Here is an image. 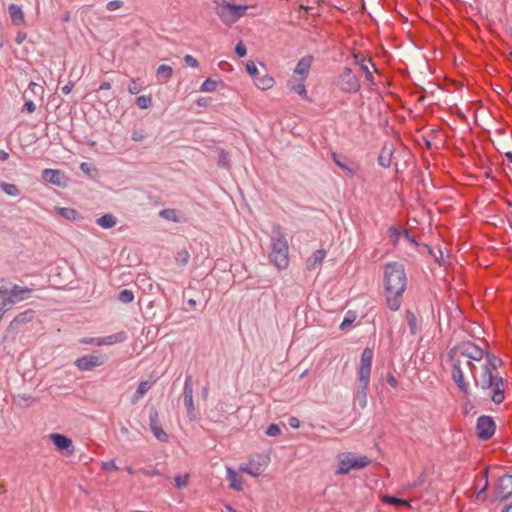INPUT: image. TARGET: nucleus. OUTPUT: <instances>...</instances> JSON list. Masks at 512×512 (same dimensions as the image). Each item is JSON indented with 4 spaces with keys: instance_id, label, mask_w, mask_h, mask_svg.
I'll list each match as a JSON object with an SVG mask.
<instances>
[{
    "instance_id": "f257e3e1",
    "label": "nucleus",
    "mask_w": 512,
    "mask_h": 512,
    "mask_svg": "<svg viewBox=\"0 0 512 512\" xmlns=\"http://www.w3.org/2000/svg\"><path fill=\"white\" fill-rule=\"evenodd\" d=\"M448 357L452 378L465 395H469V383L465 381V374L469 372L477 387L490 392L491 400L495 404L503 402L505 398L503 379L494 373L501 363L499 358L485 352L472 342L462 343L452 348Z\"/></svg>"
},
{
    "instance_id": "f03ea898",
    "label": "nucleus",
    "mask_w": 512,
    "mask_h": 512,
    "mask_svg": "<svg viewBox=\"0 0 512 512\" xmlns=\"http://www.w3.org/2000/svg\"><path fill=\"white\" fill-rule=\"evenodd\" d=\"M406 287L407 276L404 266L398 262L386 264L384 268V295L390 310L397 311L400 308Z\"/></svg>"
},
{
    "instance_id": "7ed1b4c3",
    "label": "nucleus",
    "mask_w": 512,
    "mask_h": 512,
    "mask_svg": "<svg viewBox=\"0 0 512 512\" xmlns=\"http://www.w3.org/2000/svg\"><path fill=\"white\" fill-rule=\"evenodd\" d=\"M270 260L278 269H285L289 265V246L279 224L272 226Z\"/></svg>"
},
{
    "instance_id": "20e7f679",
    "label": "nucleus",
    "mask_w": 512,
    "mask_h": 512,
    "mask_svg": "<svg viewBox=\"0 0 512 512\" xmlns=\"http://www.w3.org/2000/svg\"><path fill=\"white\" fill-rule=\"evenodd\" d=\"M248 8V5H237L232 0H220L216 2L215 11L221 21L230 26L243 17Z\"/></svg>"
},
{
    "instance_id": "39448f33",
    "label": "nucleus",
    "mask_w": 512,
    "mask_h": 512,
    "mask_svg": "<svg viewBox=\"0 0 512 512\" xmlns=\"http://www.w3.org/2000/svg\"><path fill=\"white\" fill-rule=\"evenodd\" d=\"M337 458L338 468L335 472L336 475H346L351 470H360L371 463V460L367 456H357L353 452L341 453Z\"/></svg>"
},
{
    "instance_id": "423d86ee",
    "label": "nucleus",
    "mask_w": 512,
    "mask_h": 512,
    "mask_svg": "<svg viewBox=\"0 0 512 512\" xmlns=\"http://www.w3.org/2000/svg\"><path fill=\"white\" fill-rule=\"evenodd\" d=\"M269 462V454H259L255 458H250L247 463L240 464L239 470L252 477H259L267 468Z\"/></svg>"
},
{
    "instance_id": "0eeeda50",
    "label": "nucleus",
    "mask_w": 512,
    "mask_h": 512,
    "mask_svg": "<svg viewBox=\"0 0 512 512\" xmlns=\"http://www.w3.org/2000/svg\"><path fill=\"white\" fill-rule=\"evenodd\" d=\"M339 86L345 93H357L361 87L358 77L348 67L344 68L340 75Z\"/></svg>"
},
{
    "instance_id": "6e6552de",
    "label": "nucleus",
    "mask_w": 512,
    "mask_h": 512,
    "mask_svg": "<svg viewBox=\"0 0 512 512\" xmlns=\"http://www.w3.org/2000/svg\"><path fill=\"white\" fill-rule=\"evenodd\" d=\"M183 401L185 407L187 408L188 419L190 421H194L196 419V412L193 400V384L191 376H187L185 378L183 386Z\"/></svg>"
},
{
    "instance_id": "1a4fd4ad",
    "label": "nucleus",
    "mask_w": 512,
    "mask_h": 512,
    "mask_svg": "<svg viewBox=\"0 0 512 512\" xmlns=\"http://www.w3.org/2000/svg\"><path fill=\"white\" fill-rule=\"evenodd\" d=\"M33 290L29 287L20 286L17 284H13L10 287V294L7 298L4 299L2 303H5V307L7 305H14L18 302H22L30 298Z\"/></svg>"
},
{
    "instance_id": "9d476101",
    "label": "nucleus",
    "mask_w": 512,
    "mask_h": 512,
    "mask_svg": "<svg viewBox=\"0 0 512 512\" xmlns=\"http://www.w3.org/2000/svg\"><path fill=\"white\" fill-rule=\"evenodd\" d=\"M373 359V350L366 347L360 357V365L358 368L359 380L370 381L371 366Z\"/></svg>"
},
{
    "instance_id": "9b49d317",
    "label": "nucleus",
    "mask_w": 512,
    "mask_h": 512,
    "mask_svg": "<svg viewBox=\"0 0 512 512\" xmlns=\"http://www.w3.org/2000/svg\"><path fill=\"white\" fill-rule=\"evenodd\" d=\"M476 430L480 439H490L495 433V423L490 416H480L477 420Z\"/></svg>"
},
{
    "instance_id": "f8f14e48",
    "label": "nucleus",
    "mask_w": 512,
    "mask_h": 512,
    "mask_svg": "<svg viewBox=\"0 0 512 512\" xmlns=\"http://www.w3.org/2000/svg\"><path fill=\"white\" fill-rule=\"evenodd\" d=\"M50 439L59 451H64L68 456L74 454L75 447L69 437L59 433H52L50 434Z\"/></svg>"
},
{
    "instance_id": "ddd939ff",
    "label": "nucleus",
    "mask_w": 512,
    "mask_h": 512,
    "mask_svg": "<svg viewBox=\"0 0 512 512\" xmlns=\"http://www.w3.org/2000/svg\"><path fill=\"white\" fill-rule=\"evenodd\" d=\"M495 493L497 499L501 501L512 496V475H504L499 478Z\"/></svg>"
},
{
    "instance_id": "4468645a",
    "label": "nucleus",
    "mask_w": 512,
    "mask_h": 512,
    "mask_svg": "<svg viewBox=\"0 0 512 512\" xmlns=\"http://www.w3.org/2000/svg\"><path fill=\"white\" fill-rule=\"evenodd\" d=\"M103 364V360L100 356L97 355H85L78 358L75 361V365L79 370L87 371L91 370L94 367L100 366Z\"/></svg>"
},
{
    "instance_id": "2eb2a0df",
    "label": "nucleus",
    "mask_w": 512,
    "mask_h": 512,
    "mask_svg": "<svg viewBox=\"0 0 512 512\" xmlns=\"http://www.w3.org/2000/svg\"><path fill=\"white\" fill-rule=\"evenodd\" d=\"M229 488L235 491L243 490V477L231 467H226Z\"/></svg>"
},
{
    "instance_id": "dca6fc26",
    "label": "nucleus",
    "mask_w": 512,
    "mask_h": 512,
    "mask_svg": "<svg viewBox=\"0 0 512 512\" xmlns=\"http://www.w3.org/2000/svg\"><path fill=\"white\" fill-rule=\"evenodd\" d=\"M127 339V334L124 331H120L117 333H114L112 335H108L105 337H98V340L96 341L97 346H104V345H114L117 343H122Z\"/></svg>"
},
{
    "instance_id": "f3484780",
    "label": "nucleus",
    "mask_w": 512,
    "mask_h": 512,
    "mask_svg": "<svg viewBox=\"0 0 512 512\" xmlns=\"http://www.w3.org/2000/svg\"><path fill=\"white\" fill-rule=\"evenodd\" d=\"M8 13L13 25L21 26L25 23V15L21 6L17 4H10L8 6Z\"/></svg>"
},
{
    "instance_id": "a211bd4d",
    "label": "nucleus",
    "mask_w": 512,
    "mask_h": 512,
    "mask_svg": "<svg viewBox=\"0 0 512 512\" xmlns=\"http://www.w3.org/2000/svg\"><path fill=\"white\" fill-rule=\"evenodd\" d=\"M368 386L369 381L359 380V389L354 396V402L362 409L367 406Z\"/></svg>"
},
{
    "instance_id": "6ab92c4d",
    "label": "nucleus",
    "mask_w": 512,
    "mask_h": 512,
    "mask_svg": "<svg viewBox=\"0 0 512 512\" xmlns=\"http://www.w3.org/2000/svg\"><path fill=\"white\" fill-rule=\"evenodd\" d=\"M305 80L304 78L300 79H290L287 83L288 88L290 91L295 92L303 99H308V93L305 86Z\"/></svg>"
},
{
    "instance_id": "aec40b11",
    "label": "nucleus",
    "mask_w": 512,
    "mask_h": 512,
    "mask_svg": "<svg viewBox=\"0 0 512 512\" xmlns=\"http://www.w3.org/2000/svg\"><path fill=\"white\" fill-rule=\"evenodd\" d=\"M312 61V56H305L301 58L294 69V74L299 75L300 78L306 79L309 74Z\"/></svg>"
},
{
    "instance_id": "412c9836",
    "label": "nucleus",
    "mask_w": 512,
    "mask_h": 512,
    "mask_svg": "<svg viewBox=\"0 0 512 512\" xmlns=\"http://www.w3.org/2000/svg\"><path fill=\"white\" fill-rule=\"evenodd\" d=\"M55 211L64 219L69 221H80L83 219V216L74 208L70 207H56Z\"/></svg>"
},
{
    "instance_id": "4be33fe9",
    "label": "nucleus",
    "mask_w": 512,
    "mask_h": 512,
    "mask_svg": "<svg viewBox=\"0 0 512 512\" xmlns=\"http://www.w3.org/2000/svg\"><path fill=\"white\" fill-rule=\"evenodd\" d=\"M326 257V251L324 249L316 250L308 260L307 269L314 270L321 266L324 258Z\"/></svg>"
},
{
    "instance_id": "5701e85b",
    "label": "nucleus",
    "mask_w": 512,
    "mask_h": 512,
    "mask_svg": "<svg viewBox=\"0 0 512 512\" xmlns=\"http://www.w3.org/2000/svg\"><path fill=\"white\" fill-rule=\"evenodd\" d=\"M254 84L258 89L266 91L274 86L275 80L271 75L265 73L256 78Z\"/></svg>"
},
{
    "instance_id": "b1692460",
    "label": "nucleus",
    "mask_w": 512,
    "mask_h": 512,
    "mask_svg": "<svg viewBox=\"0 0 512 512\" xmlns=\"http://www.w3.org/2000/svg\"><path fill=\"white\" fill-rule=\"evenodd\" d=\"M34 316H35V311L32 309L23 311L14 317V319L11 322V325L19 326L22 324L29 323L33 320Z\"/></svg>"
},
{
    "instance_id": "393cba45",
    "label": "nucleus",
    "mask_w": 512,
    "mask_h": 512,
    "mask_svg": "<svg viewBox=\"0 0 512 512\" xmlns=\"http://www.w3.org/2000/svg\"><path fill=\"white\" fill-rule=\"evenodd\" d=\"M152 387V383L149 381H141L131 399L132 404H136Z\"/></svg>"
},
{
    "instance_id": "a878e982",
    "label": "nucleus",
    "mask_w": 512,
    "mask_h": 512,
    "mask_svg": "<svg viewBox=\"0 0 512 512\" xmlns=\"http://www.w3.org/2000/svg\"><path fill=\"white\" fill-rule=\"evenodd\" d=\"M393 151L391 147L384 146L379 154L378 163L384 168H388L391 165Z\"/></svg>"
},
{
    "instance_id": "bb28decb",
    "label": "nucleus",
    "mask_w": 512,
    "mask_h": 512,
    "mask_svg": "<svg viewBox=\"0 0 512 512\" xmlns=\"http://www.w3.org/2000/svg\"><path fill=\"white\" fill-rule=\"evenodd\" d=\"M391 236L395 238V241H399L402 237H404L408 242L413 245H418L415 238L406 230V229H398L395 227L390 228Z\"/></svg>"
},
{
    "instance_id": "cd10ccee",
    "label": "nucleus",
    "mask_w": 512,
    "mask_h": 512,
    "mask_svg": "<svg viewBox=\"0 0 512 512\" xmlns=\"http://www.w3.org/2000/svg\"><path fill=\"white\" fill-rule=\"evenodd\" d=\"M355 59H356V63L360 66V68L364 72L366 80L373 83V75H372V72L370 71V66L374 67V65L371 62V60L364 59V58L358 59L357 55H355Z\"/></svg>"
},
{
    "instance_id": "c85d7f7f",
    "label": "nucleus",
    "mask_w": 512,
    "mask_h": 512,
    "mask_svg": "<svg viewBox=\"0 0 512 512\" xmlns=\"http://www.w3.org/2000/svg\"><path fill=\"white\" fill-rule=\"evenodd\" d=\"M60 175V171L56 169H44L42 172V177L45 181L57 186L61 185Z\"/></svg>"
},
{
    "instance_id": "c756f323",
    "label": "nucleus",
    "mask_w": 512,
    "mask_h": 512,
    "mask_svg": "<svg viewBox=\"0 0 512 512\" xmlns=\"http://www.w3.org/2000/svg\"><path fill=\"white\" fill-rule=\"evenodd\" d=\"M96 223H97V225H99L100 227H102L104 229H110L116 225L117 221H116V218L112 214H105V215L99 217L96 220Z\"/></svg>"
},
{
    "instance_id": "7c9ffc66",
    "label": "nucleus",
    "mask_w": 512,
    "mask_h": 512,
    "mask_svg": "<svg viewBox=\"0 0 512 512\" xmlns=\"http://www.w3.org/2000/svg\"><path fill=\"white\" fill-rule=\"evenodd\" d=\"M331 157L335 164L338 167H340L343 171H345L349 176L355 175V170L349 165H347L344 161H342L336 152H332Z\"/></svg>"
},
{
    "instance_id": "2f4dec72",
    "label": "nucleus",
    "mask_w": 512,
    "mask_h": 512,
    "mask_svg": "<svg viewBox=\"0 0 512 512\" xmlns=\"http://www.w3.org/2000/svg\"><path fill=\"white\" fill-rule=\"evenodd\" d=\"M156 74H157V77L162 78L167 81L172 77L173 69L169 65L162 64L157 68Z\"/></svg>"
},
{
    "instance_id": "473e14b6",
    "label": "nucleus",
    "mask_w": 512,
    "mask_h": 512,
    "mask_svg": "<svg viewBox=\"0 0 512 512\" xmlns=\"http://www.w3.org/2000/svg\"><path fill=\"white\" fill-rule=\"evenodd\" d=\"M0 188H1V190L4 193H6L9 196L17 197V196L20 195V190L14 184L6 183V182H1L0 183Z\"/></svg>"
},
{
    "instance_id": "72a5a7b5",
    "label": "nucleus",
    "mask_w": 512,
    "mask_h": 512,
    "mask_svg": "<svg viewBox=\"0 0 512 512\" xmlns=\"http://www.w3.org/2000/svg\"><path fill=\"white\" fill-rule=\"evenodd\" d=\"M160 217L172 221V222H180V218L175 209H163L159 213Z\"/></svg>"
},
{
    "instance_id": "f704fd0d",
    "label": "nucleus",
    "mask_w": 512,
    "mask_h": 512,
    "mask_svg": "<svg viewBox=\"0 0 512 512\" xmlns=\"http://www.w3.org/2000/svg\"><path fill=\"white\" fill-rule=\"evenodd\" d=\"M118 300L122 303H125V304H128V303H131L133 300H134V294L131 290L129 289H123L119 294H118Z\"/></svg>"
},
{
    "instance_id": "c9c22d12",
    "label": "nucleus",
    "mask_w": 512,
    "mask_h": 512,
    "mask_svg": "<svg viewBox=\"0 0 512 512\" xmlns=\"http://www.w3.org/2000/svg\"><path fill=\"white\" fill-rule=\"evenodd\" d=\"M153 435L157 440L160 442H167L168 441V435L167 433L160 427V426H154L151 429Z\"/></svg>"
},
{
    "instance_id": "e433bc0d",
    "label": "nucleus",
    "mask_w": 512,
    "mask_h": 512,
    "mask_svg": "<svg viewBox=\"0 0 512 512\" xmlns=\"http://www.w3.org/2000/svg\"><path fill=\"white\" fill-rule=\"evenodd\" d=\"M189 478H190V475L189 474H184V475H176L174 477V481H175V485L178 489H183L185 488L188 483H189Z\"/></svg>"
},
{
    "instance_id": "4c0bfd02",
    "label": "nucleus",
    "mask_w": 512,
    "mask_h": 512,
    "mask_svg": "<svg viewBox=\"0 0 512 512\" xmlns=\"http://www.w3.org/2000/svg\"><path fill=\"white\" fill-rule=\"evenodd\" d=\"M137 106L141 109H147L152 104V97L150 95H142L137 98Z\"/></svg>"
},
{
    "instance_id": "58836bf2",
    "label": "nucleus",
    "mask_w": 512,
    "mask_h": 512,
    "mask_svg": "<svg viewBox=\"0 0 512 512\" xmlns=\"http://www.w3.org/2000/svg\"><path fill=\"white\" fill-rule=\"evenodd\" d=\"M142 90V85L140 83V79L132 78L128 85V92L130 94H138Z\"/></svg>"
},
{
    "instance_id": "ea45409f",
    "label": "nucleus",
    "mask_w": 512,
    "mask_h": 512,
    "mask_svg": "<svg viewBox=\"0 0 512 512\" xmlns=\"http://www.w3.org/2000/svg\"><path fill=\"white\" fill-rule=\"evenodd\" d=\"M246 71L252 77L253 81L261 75L253 61H248L246 63Z\"/></svg>"
},
{
    "instance_id": "a19ab883",
    "label": "nucleus",
    "mask_w": 512,
    "mask_h": 512,
    "mask_svg": "<svg viewBox=\"0 0 512 512\" xmlns=\"http://www.w3.org/2000/svg\"><path fill=\"white\" fill-rule=\"evenodd\" d=\"M216 86H217L216 81L208 78L202 83V85L200 87V91L201 92H213L216 90Z\"/></svg>"
},
{
    "instance_id": "79ce46f5",
    "label": "nucleus",
    "mask_w": 512,
    "mask_h": 512,
    "mask_svg": "<svg viewBox=\"0 0 512 512\" xmlns=\"http://www.w3.org/2000/svg\"><path fill=\"white\" fill-rule=\"evenodd\" d=\"M218 165L225 168H228L230 166V158L227 152L223 150L219 152Z\"/></svg>"
},
{
    "instance_id": "37998d69",
    "label": "nucleus",
    "mask_w": 512,
    "mask_h": 512,
    "mask_svg": "<svg viewBox=\"0 0 512 512\" xmlns=\"http://www.w3.org/2000/svg\"><path fill=\"white\" fill-rule=\"evenodd\" d=\"M382 500H383V502L391 504V505H404V504H407V501L404 500V499H400V498H397V497H394V496H388V495L383 496Z\"/></svg>"
},
{
    "instance_id": "c03bdc74",
    "label": "nucleus",
    "mask_w": 512,
    "mask_h": 512,
    "mask_svg": "<svg viewBox=\"0 0 512 512\" xmlns=\"http://www.w3.org/2000/svg\"><path fill=\"white\" fill-rule=\"evenodd\" d=\"M190 258V255L187 250H181L177 253L176 256V262L180 265L187 264L188 260Z\"/></svg>"
},
{
    "instance_id": "a18cd8bd",
    "label": "nucleus",
    "mask_w": 512,
    "mask_h": 512,
    "mask_svg": "<svg viewBox=\"0 0 512 512\" xmlns=\"http://www.w3.org/2000/svg\"><path fill=\"white\" fill-rule=\"evenodd\" d=\"M407 320H408V325H409V328H410V332L412 334H415L417 332V320H416V317L413 313L411 312H408L407 313Z\"/></svg>"
},
{
    "instance_id": "49530a36",
    "label": "nucleus",
    "mask_w": 512,
    "mask_h": 512,
    "mask_svg": "<svg viewBox=\"0 0 512 512\" xmlns=\"http://www.w3.org/2000/svg\"><path fill=\"white\" fill-rule=\"evenodd\" d=\"M265 433L267 436L274 437V436H278L281 433V429H280L279 425L271 424L267 427Z\"/></svg>"
},
{
    "instance_id": "de8ad7c7",
    "label": "nucleus",
    "mask_w": 512,
    "mask_h": 512,
    "mask_svg": "<svg viewBox=\"0 0 512 512\" xmlns=\"http://www.w3.org/2000/svg\"><path fill=\"white\" fill-rule=\"evenodd\" d=\"M122 6H123L122 0H111L106 4V9L108 11H116V10L122 8Z\"/></svg>"
},
{
    "instance_id": "09e8293b",
    "label": "nucleus",
    "mask_w": 512,
    "mask_h": 512,
    "mask_svg": "<svg viewBox=\"0 0 512 512\" xmlns=\"http://www.w3.org/2000/svg\"><path fill=\"white\" fill-rule=\"evenodd\" d=\"M28 90L33 93L34 95H42L44 92V89L42 86L38 85L35 82H30L28 85Z\"/></svg>"
},
{
    "instance_id": "8fccbe9b",
    "label": "nucleus",
    "mask_w": 512,
    "mask_h": 512,
    "mask_svg": "<svg viewBox=\"0 0 512 512\" xmlns=\"http://www.w3.org/2000/svg\"><path fill=\"white\" fill-rule=\"evenodd\" d=\"M101 468L105 471H118L119 467L115 464L114 460L102 462Z\"/></svg>"
},
{
    "instance_id": "3c124183",
    "label": "nucleus",
    "mask_w": 512,
    "mask_h": 512,
    "mask_svg": "<svg viewBox=\"0 0 512 512\" xmlns=\"http://www.w3.org/2000/svg\"><path fill=\"white\" fill-rule=\"evenodd\" d=\"M149 426H150V429H152V427H154V426H159L158 425V413L156 410H153L150 412Z\"/></svg>"
},
{
    "instance_id": "603ef678",
    "label": "nucleus",
    "mask_w": 512,
    "mask_h": 512,
    "mask_svg": "<svg viewBox=\"0 0 512 512\" xmlns=\"http://www.w3.org/2000/svg\"><path fill=\"white\" fill-rule=\"evenodd\" d=\"M184 61L187 66L192 67V68H197L199 66L198 61L192 55H186L184 57Z\"/></svg>"
},
{
    "instance_id": "864d4df0",
    "label": "nucleus",
    "mask_w": 512,
    "mask_h": 512,
    "mask_svg": "<svg viewBox=\"0 0 512 512\" xmlns=\"http://www.w3.org/2000/svg\"><path fill=\"white\" fill-rule=\"evenodd\" d=\"M235 53H236L239 57H244V56H246V54H247V49H246L245 45H244L242 42H239V43L235 46Z\"/></svg>"
},
{
    "instance_id": "5fc2aeb1",
    "label": "nucleus",
    "mask_w": 512,
    "mask_h": 512,
    "mask_svg": "<svg viewBox=\"0 0 512 512\" xmlns=\"http://www.w3.org/2000/svg\"><path fill=\"white\" fill-rule=\"evenodd\" d=\"M10 294V288L4 283V280H0V296L7 298Z\"/></svg>"
},
{
    "instance_id": "6e6d98bb",
    "label": "nucleus",
    "mask_w": 512,
    "mask_h": 512,
    "mask_svg": "<svg viewBox=\"0 0 512 512\" xmlns=\"http://www.w3.org/2000/svg\"><path fill=\"white\" fill-rule=\"evenodd\" d=\"M484 477H485V485L484 487L481 489V491H479V493L477 494V499L478 500H482L484 499L483 497V494L485 493V491L487 490L488 488V471L486 470L485 473H484Z\"/></svg>"
},
{
    "instance_id": "4d7b16f0",
    "label": "nucleus",
    "mask_w": 512,
    "mask_h": 512,
    "mask_svg": "<svg viewBox=\"0 0 512 512\" xmlns=\"http://www.w3.org/2000/svg\"><path fill=\"white\" fill-rule=\"evenodd\" d=\"M23 110L27 111L29 114L33 113L36 110V105L32 100H27L23 106Z\"/></svg>"
},
{
    "instance_id": "13d9d810",
    "label": "nucleus",
    "mask_w": 512,
    "mask_h": 512,
    "mask_svg": "<svg viewBox=\"0 0 512 512\" xmlns=\"http://www.w3.org/2000/svg\"><path fill=\"white\" fill-rule=\"evenodd\" d=\"M288 424L291 428L297 429L300 427V420L297 417L292 416L288 419Z\"/></svg>"
},
{
    "instance_id": "bf43d9fd",
    "label": "nucleus",
    "mask_w": 512,
    "mask_h": 512,
    "mask_svg": "<svg viewBox=\"0 0 512 512\" xmlns=\"http://www.w3.org/2000/svg\"><path fill=\"white\" fill-rule=\"evenodd\" d=\"M26 39V33L25 32H22V31H19L17 34H16V37H15V42L17 44H22Z\"/></svg>"
},
{
    "instance_id": "052dcab7",
    "label": "nucleus",
    "mask_w": 512,
    "mask_h": 512,
    "mask_svg": "<svg viewBox=\"0 0 512 512\" xmlns=\"http://www.w3.org/2000/svg\"><path fill=\"white\" fill-rule=\"evenodd\" d=\"M131 138L133 141L135 142H140L144 139V134L142 132H139V131H134L131 135Z\"/></svg>"
},
{
    "instance_id": "680f3d73",
    "label": "nucleus",
    "mask_w": 512,
    "mask_h": 512,
    "mask_svg": "<svg viewBox=\"0 0 512 512\" xmlns=\"http://www.w3.org/2000/svg\"><path fill=\"white\" fill-rule=\"evenodd\" d=\"M387 383L392 387V388H396L397 385H398V382L396 380V378L394 377L393 374H388L387 376Z\"/></svg>"
},
{
    "instance_id": "e2e57ef3",
    "label": "nucleus",
    "mask_w": 512,
    "mask_h": 512,
    "mask_svg": "<svg viewBox=\"0 0 512 512\" xmlns=\"http://www.w3.org/2000/svg\"><path fill=\"white\" fill-rule=\"evenodd\" d=\"M73 87H74V83L72 81H69L66 85H64L62 87V92L64 94H69V93H71Z\"/></svg>"
},
{
    "instance_id": "0e129e2a",
    "label": "nucleus",
    "mask_w": 512,
    "mask_h": 512,
    "mask_svg": "<svg viewBox=\"0 0 512 512\" xmlns=\"http://www.w3.org/2000/svg\"><path fill=\"white\" fill-rule=\"evenodd\" d=\"M20 398L26 402L27 406L35 401L34 398L30 395H22Z\"/></svg>"
},
{
    "instance_id": "69168bd1",
    "label": "nucleus",
    "mask_w": 512,
    "mask_h": 512,
    "mask_svg": "<svg viewBox=\"0 0 512 512\" xmlns=\"http://www.w3.org/2000/svg\"><path fill=\"white\" fill-rule=\"evenodd\" d=\"M97 340H98V337L97 338H84L80 342L84 343V344H94V345H96V341Z\"/></svg>"
},
{
    "instance_id": "338daca9",
    "label": "nucleus",
    "mask_w": 512,
    "mask_h": 512,
    "mask_svg": "<svg viewBox=\"0 0 512 512\" xmlns=\"http://www.w3.org/2000/svg\"><path fill=\"white\" fill-rule=\"evenodd\" d=\"M9 159V153L5 150H0V161L4 162Z\"/></svg>"
},
{
    "instance_id": "774afa93",
    "label": "nucleus",
    "mask_w": 512,
    "mask_h": 512,
    "mask_svg": "<svg viewBox=\"0 0 512 512\" xmlns=\"http://www.w3.org/2000/svg\"><path fill=\"white\" fill-rule=\"evenodd\" d=\"M99 89L100 90H109L111 89V83L110 82H102L101 85L99 86Z\"/></svg>"
}]
</instances>
